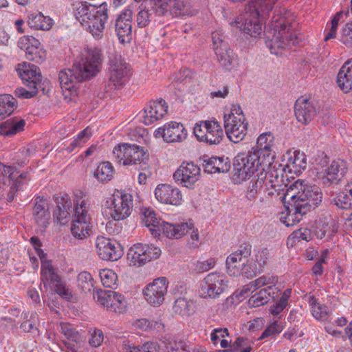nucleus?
Returning a JSON list of instances; mask_svg holds the SVG:
<instances>
[{
	"instance_id": "4d7b16f0",
	"label": "nucleus",
	"mask_w": 352,
	"mask_h": 352,
	"mask_svg": "<svg viewBox=\"0 0 352 352\" xmlns=\"http://www.w3.org/2000/svg\"><path fill=\"white\" fill-rule=\"evenodd\" d=\"M194 79L193 73L188 68L181 69L175 77V82L182 83L186 87L192 86Z\"/></svg>"
},
{
	"instance_id": "052dcab7",
	"label": "nucleus",
	"mask_w": 352,
	"mask_h": 352,
	"mask_svg": "<svg viewBox=\"0 0 352 352\" xmlns=\"http://www.w3.org/2000/svg\"><path fill=\"white\" fill-rule=\"evenodd\" d=\"M333 201L338 208L343 209L350 208L352 206L351 197L344 191L340 192Z\"/></svg>"
},
{
	"instance_id": "0e129e2a",
	"label": "nucleus",
	"mask_w": 352,
	"mask_h": 352,
	"mask_svg": "<svg viewBox=\"0 0 352 352\" xmlns=\"http://www.w3.org/2000/svg\"><path fill=\"white\" fill-rule=\"evenodd\" d=\"M144 250H145L144 254L146 256V262L159 258L162 252L160 248L153 245L144 244Z\"/></svg>"
},
{
	"instance_id": "f704fd0d",
	"label": "nucleus",
	"mask_w": 352,
	"mask_h": 352,
	"mask_svg": "<svg viewBox=\"0 0 352 352\" xmlns=\"http://www.w3.org/2000/svg\"><path fill=\"white\" fill-rule=\"evenodd\" d=\"M307 165V161L305 154L302 152L295 151L290 154L286 166L289 169V172H294L295 174H298L302 170H305Z\"/></svg>"
},
{
	"instance_id": "37998d69",
	"label": "nucleus",
	"mask_w": 352,
	"mask_h": 352,
	"mask_svg": "<svg viewBox=\"0 0 352 352\" xmlns=\"http://www.w3.org/2000/svg\"><path fill=\"white\" fill-rule=\"evenodd\" d=\"M173 311L182 316H188L195 311L194 302L184 298H179L175 302Z\"/></svg>"
},
{
	"instance_id": "c03bdc74",
	"label": "nucleus",
	"mask_w": 352,
	"mask_h": 352,
	"mask_svg": "<svg viewBox=\"0 0 352 352\" xmlns=\"http://www.w3.org/2000/svg\"><path fill=\"white\" fill-rule=\"evenodd\" d=\"M140 10L137 14L136 21L140 28H144L147 26L149 23L154 19V16L157 15L155 11L153 10V4H151V9L139 8ZM157 16H159L157 14Z\"/></svg>"
},
{
	"instance_id": "9d476101",
	"label": "nucleus",
	"mask_w": 352,
	"mask_h": 352,
	"mask_svg": "<svg viewBox=\"0 0 352 352\" xmlns=\"http://www.w3.org/2000/svg\"><path fill=\"white\" fill-rule=\"evenodd\" d=\"M113 155L117 162L123 166L140 164L148 157V153L142 147L128 143L116 146Z\"/></svg>"
},
{
	"instance_id": "412c9836",
	"label": "nucleus",
	"mask_w": 352,
	"mask_h": 352,
	"mask_svg": "<svg viewBox=\"0 0 352 352\" xmlns=\"http://www.w3.org/2000/svg\"><path fill=\"white\" fill-rule=\"evenodd\" d=\"M155 198L164 204L179 206L182 203V194L181 190L169 184H159L155 190Z\"/></svg>"
},
{
	"instance_id": "3c124183",
	"label": "nucleus",
	"mask_w": 352,
	"mask_h": 352,
	"mask_svg": "<svg viewBox=\"0 0 352 352\" xmlns=\"http://www.w3.org/2000/svg\"><path fill=\"white\" fill-rule=\"evenodd\" d=\"M173 11L176 14L182 16H193L197 13V10L192 8L190 3L181 0H177L174 2Z\"/></svg>"
},
{
	"instance_id": "a18cd8bd",
	"label": "nucleus",
	"mask_w": 352,
	"mask_h": 352,
	"mask_svg": "<svg viewBox=\"0 0 352 352\" xmlns=\"http://www.w3.org/2000/svg\"><path fill=\"white\" fill-rule=\"evenodd\" d=\"M264 175L260 172L257 175V179L255 181H252L249 185L246 192V197L248 199L252 200L256 197V195L261 190L263 187H265Z\"/></svg>"
},
{
	"instance_id": "864d4df0",
	"label": "nucleus",
	"mask_w": 352,
	"mask_h": 352,
	"mask_svg": "<svg viewBox=\"0 0 352 352\" xmlns=\"http://www.w3.org/2000/svg\"><path fill=\"white\" fill-rule=\"evenodd\" d=\"M160 345L157 342H147L142 346H131L130 344H124L125 352H158Z\"/></svg>"
},
{
	"instance_id": "cd10ccee",
	"label": "nucleus",
	"mask_w": 352,
	"mask_h": 352,
	"mask_svg": "<svg viewBox=\"0 0 352 352\" xmlns=\"http://www.w3.org/2000/svg\"><path fill=\"white\" fill-rule=\"evenodd\" d=\"M346 171L345 163L342 160L332 161L324 170L322 177L323 184L326 185L337 184L343 177Z\"/></svg>"
},
{
	"instance_id": "c85d7f7f",
	"label": "nucleus",
	"mask_w": 352,
	"mask_h": 352,
	"mask_svg": "<svg viewBox=\"0 0 352 352\" xmlns=\"http://www.w3.org/2000/svg\"><path fill=\"white\" fill-rule=\"evenodd\" d=\"M257 148H252L258 153V155L265 161L273 160L274 157L272 153L274 147V136L271 132H265L261 134L257 138Z\"/></svg>"
},
{
	"instance_id": "2f4dec72",
	"label": "nucleus",
	"mask_w": 352,
	"mask_h": 352,
	"mask_svg": "<svg viewBox=\"0 0 352 352\" xmlns=\"http://www.w3.org/2000/svg\"><path fill=\"white\" fill-rule=\"evenodd\" d=\"M337 83L344 93H348L352 89V59L346 61L340 69Z\"/></svg>"
},
{
	"instance_id": "aec40b11",
	"label": "nucleus",
	"mask_w": 352,
	"mask_h": 352,
	"mask_svg": "<svg viewBox=\"0 0 352 352\" xmlns=\"http://www.w3.org/2000/svg\"><path fill=\"white\" fill-rule=\"evenodd\" d=\"M154 135L156 138L162 137L167 142H182L187 137V131L182 124L176 122L166 123L163 127L157 129Z\"/></svg>"
},
{
	"instance_id": "7ed1b4c3",
	"label": "nucleus",
	"mask_w": 352,
	"mask_h": 352,
	"mask_svg": "<svg viewBox=\"0 0 352 352\" xmlns=\"http://www.w3.org/2000/svg\"><path fill=\"white\" fill-rule=\"evenodd\" d=\"M294 16L285 8H275L272 17V38L267 43L271 53L278 54L276 49H286L298 43V36L294 31Z\"/></svg>"
},
{
	"instance_id": "e2e57ef3",
	"label": "nucleus",
	"mask_w": 352,
	"mask_h": 352,
	"mask_svg": "<svg viewBox=\"0 0 352 352\" xmlns=\"http://www.w3.org/2000/svg\"><path fill=\"white\" fill-rule=\"evenodd\" d=\"M89 333L91 338L89 340V344L94 347L100 346L103 342L104 336L103 333L100 329H90Z\"/></svg>"
},
{
	"instance_id": "393cba45",
	"label": "nucleus",
	"mask_w": 352,
	"mask_h": 352,
	"mask_svg": "<svg viewBox=\"0 0 352 352\" xmlns=\"http://www.w3.org/2000/svg\"><path fill=\"white\" fill-rule=\"evenodd\" d=\"M132 14V10L130 8H127L119 15L116 21V32L119 40L122 43L125 42L126 40H130L131 38Z\"/></svg>"
},
{
	"instance_id": "49530a36",
	"label": "nucleus",
	"mask_w": 352,
	"mask_h": 352,
	"mask_svg": "<svg viewBox=\"0 0 352 352\" xmlns=\"http://www.w3.org/2000/svg\"><path fill=\"white\" fill-rule=\"evenodd\" d=\"M95 8L96 6H94L78 3L76 7L74 12L76 20L83 25L85 23H87V19H89V17H92V10Z\"/></svg>"
},
{
	"instance_id": "9b49d317",
	"label": "nucleus",
	"mask_w": 352,
	"mask_h": 352,
	"mask_svg": "<svg viewBox=\"0 0 352 352\" xmlns=\"http://www.w3.org/2000/svg\"><path fill=\"white\" fill-rule=\"evenodd\" d=\"M228 288V280L223 274L211 272L202 280L199 295L204 299H217Z\"/></svg>"
},
{
	"instance_id": "7c9ffc66",
	"label": "nucleus",
	"mask_w": 352,
	"mask_h": 352,
	"mask_svg": "<svg viewBox=\"0 0 352 352\" xmlns=\"http://www.w3.org/2000/svg\"><path fill=\"white\" fill-rule=\"evenodd\" d=\"M107 5L102 3L99 6L98 12L89 26V32L97 39L102 37L105 24L108 19Z\"/></svg>"
},
{
	"instance_id": "680f3d73",
	"label": "nucleus",
	"mask_w": 352,
	"mask_h": 352,
	"mask_svg": "<svg viewBox=\"0 0 352 352\" xmlns=\"http://www.w3.org/2000/svg\"><path fill=\"white\" fill-rule=\"evenodd\" d=\"M283 329V326L281 324V323L276 320L265 329L258 340H261L270 336L278 334L282 331Z\"/></svg>"
},
{
	"instance_id": "58836bf2",
	"label": "nucleus",
	"mask_w": 352,
	"mask_h": 352,
	"mask_svg": "<svg viewBox=\"0 0 352 352\" xmlns=\"http://www.w3.org/2000/svg\"><path fill=\"white\" fill-rule=\"evenodd\" d=\"M114 168L109 162H100L94 172V175L100 182H108L112 179Z\"/></svg>"
},
{
	"instance_id": "603ef678",
	"label": "nucleus",
	"mask_w": 352,
	"mask_h": 352,
	"mask_svg": "<svg viewBox=\"0 0 352 352\" xmlns=\"http://www.w3.org/2000/svg\"><path fill=\"white\" fill-rule=\"evenodd\" d=\"M41 261V276L43 278H49L50 274L56 270L51 264L50 261L46 259V254L40 248L35 250Z\"/></svg>"
},
{
	"instance_id": "5fc2aeb1",
	"label": "nucleus",
	"mask_w": 352,
	"mask_h": 352,
	"mask_svg": "<svg viewBox=\"0 0 352 352\" xmlns=\"http://www.w3.org/2000/svg\"><path fill=\"white\" fill-rule=\"evenodd\" d=\"M272 257V252L267 248L262 249L258 252L255 255V261L256 265L259 270H262L265 266L267 265Z\"/></svg>"
},
{
	"instance_id": "ea45409f",
	"label": "nucleus",
	"mask_w": 352,
	"mask_h": 352,
	"mask_svg": "<svg viewBox=\"0 0 352 352\" xmlns=\"http://www.w3.org/2000/svg\"><path fill=\"white\" fill-rule=\"evenodd\" d=\"M49 278H42V281L45 286L47 284L52 285L55 291L58 294L65 298H68L70 296L69 289L65 287L61 281L60 276L58 274L57 270L53 272L52 274H50Z\"/></svg>"
},
{
	"instance_id": "338daca9",
	"label": "nucleus",
	"mask_w": 352,
	"mask_h": 352,
	"mask_svg": "<svg viewBox=\"0 0 352 352\" xmlns=\"http://www.w3.org/2000/svg\"><path fill=\"white\" fill-rule=\"evenodd\" d=\"M340 41L345 45H352V23H346L342 28Z\"/></svg>"
},
{
	"instance_id": "2eb2a0df",
	"label": "nucleus",
	"mask_w": 352,
	"mask_h": 352,
	"mask_svg": "<svg viewBox=\"0 0 352 352\" xmlns=\"http://www.w3.org/2000/svg\"><path fill=\"white\" fill-rule=\"evenodd\" d=\"M201 176L200 168L193 162H182L173 174L176 183L188 188H193Z\"/></svg>"
},
{
	"instance_id": "13d9d810",
	"label": "nucleus",
	"mask_w": 352,
	"mask_h": 352,
	"mask_svg": "<svg viewBox=\"0 0 352 352\" xmlns=\"http://www.w3.org/2000/svg\"><path fill=\"white\" fill-rule=\"evenodd\" d=\"M62 333L65 337L73 342L78 344L82 338L78 331L69 324H61Z\"/></svg>"
},
{
	"instance_id": "5701e85b",
	"label": "nucleus",
	"mask_w": 352,
	"mask_h": 352,
	"mask_svg": "<svg viewBox=\"0 0 352 352\" xmlns=\"http://www.w3.org/2000/svg\"><path fill=\"white\" fill-rule=\"evenodd\" d=\"M294 112L298 121L307 124L316 116L318 109L312 100L300 97L296 101Z\"/></svg>"
},
{
	"instance_id": "a878e982",
	"label": "nucleus",
	"mask_w": 352,
	"mask_h": 352,
	"mask_svg": "<svg viewBox=\"0 0 352 352\" xmlns=\"http://www.w3.org/2000/svg\"><path fill=\"white\" fill-rule=\"evenodd\" d=\"M250 249L240 250L228 256L226 267L228 273L232 276L241 274L243 266L249 262Z\"/></svg>"
},
{
	"instance_id": "ddd939ff",
	"label": "nucleus",
	"mask_w": 352,
	"mask_h": 352,
	"mask_svg": "<svg viewBox=\"0 0 352 352\" xmlns=\"http://www.w3.org/2000/svg\"><path fill=\"white\" fill-rule=\"evenodd\" d=\"M194 134L199 142L210 145L219 144L223 138V131L220 124L215 120H205L197 123Z\"/></svg>"
},
{
	"instance_id": "c9c22d12",
	"label": "nucleus",
	"mask_w": 352,
	"mask_h": 352,
	"mask_svg": "<svg viewBox=\"0 0 352 352\" xmlns=\"http://www.w3.org/2000/svg\"><path fill=\"white\" fill-rule=\"evenodd\" d=\"M25 121L23 119L12 118L0 124V133L4 136L14 135L24 129Z\"/></svg>"
},
{
	"instance_id": "4c0bfd02",
	"label": "nucleus",
	"mask_w": 352,
	"mask_h": 352,
	"mask_svg": "<svg viewBox=\"0 0 352 352\" xmlns=\"http://www.w3.org/2000/svg\"><path fill=\"white\" fill-rule=\"evenodd\" d=\"M144 244L137 243L133 245L127 253V258L131 265H142L146 263L144 254Z\"/></svg>"
},
{
	"instance_id": "6e6552de",
	"label": "nucleus",
	"mask_w": 352,
	"mask_h": 352,
	"mask_svg": "<svg viewBox=\"0 0 352 352\" xmlns=\"http://www.w3.org/2000/svg\"><path fill=\"white\" fill-rule=\"evenodd\" d=\"M102 54L98 47L87 48L80 60L74 64L80 79L89 80L96 76L101 70Z\"/></svg>"
},
{
	"instance_id": "4468645a",
	"label": "nucleus",
	"mask_w": 352,
	"mask_h": 352,
	"mask_svg": "<svg viewBox=\"0 0 352 352\" xmlns=\"http://www.w3.org/2000/svg\"><path fill=\"white\" fill-rule=\"evenodd\" d=\"M168 284L166 277L154 279L143 289V295L146 301L155 307L162 305L168 292Z\"/></svg>"
},
{
	"instance_id": "4be33fe9",
	"label": "nucleus",
	"mask_w": 352,
	"mask_h": 352,
	"mask_svg": "<svg viewBox=\"0 0 352 352\" xmlns=\"http://www.w3.org/2000/svg\"><path fill=\"white\" fill-rule=\"evenodd\" d=\"M98 301L108 311L122 314L126 308L125 298L113 291H103L98 296Z\"/></svg>"
},
{
	"instance_id": "f3484780",
	"label": "nucleus",
	"mask_w": 352,
	"mask_h": 352,
	"mask_svg": "<svg viewBox=\"0 0 352 352\" xmlns=\"http://www.w3.org/2000/svg\"><path fill=\"white\" fill-rule=\"evenodd\" d=\"M58 80L66 100H71L73 97L78 95L79 83L84 80L80 79V74H77L74 67L62 70L58 74Z\"/></svg>"
},
{
	"instance_id": "f03ea898",
	"label": "nucleus",
	"mask_w": 352,
	"mask_h": 352,
	"mask_svg": "<svg viewBox=\"0 0 352 352\" xmlns=\"http://www.w3.org/2000/svg\"><path fill=\"white\" fill-rule=\"evenodd\" d=\"M75 206L67 194H60L56 197L57 208L54 215L58 221L64 224L67 222L70 214L73 212L71 232L74 237L84 239L90 235L91 232V217L89 214V207L85 199H82L83 192L78 191L75 195Z\"/></svg>"
},
{
	"instance_id": "0eeeda50",
	"label": "nucleus",
	"mask_w": 352,
	"mask_h": 352,
	"mask_svg": "<svg viewBox=\"0 0 352 352\" xmlns=\"http://www.w3.org/2000/svg\"><path fill=\"white\" fill-rule=\"evenodd\" d=\"M265 158L262 159L255 150L239 153L234 160L233 179L236 183H241L249 179L259 168L265 170Z\"/></svg>"
},
{
	"instance_id": "de8ad7c7",
	"label": "nucleus",
	"mask_w": 352,
	"mask_h": 352,
	"mask_svg": "<svg viewBox=\"0 0 352 352\" xmlns=\"http://www.w3.org/2000/svg\"><path fill=\"white\" fill-rule=\"evenodd\" d=\"M78 287L85 294L94 290V281L91 275L87 272H80L77 278Z\"/></svg>"
},
{
	"instance_id": "b1692460",
	"label": "nucleus",
	"mask_w": 352,
	"mask_h": 352,
	"mask_svg": "<svg viewBox=\"0 0 352 352\" xmlns=\"http://www.w3.org/2000/svg\"><path fill=\"white\" fill-rule=\"evenodd\" d=\"M35 223L38 230L43 232L49 224L50 213L48 211V204L45 199L37 197L34 199V206L32 211Z\"/></svg>"
},
{
	"instance_id": "f8f14e48",
	"label": "nucleus",
	"mask_w": 352,
	"mask_h": 352,
	"mask_svg": "<svg viewBox=\"0 0 352 352\" xmlns=\"http://www.w3.org/2000/svg\"><path fill=\"white\" fill-rule=\"evenodd\" d=\"M240 107L232 109L228 115L224 116V128L229 140L234 143L243 140L247 132L248 122Z\"/></svg>"
},
{
	"instance_id": "09e8293b",
	"label": "nucleus",
	"mask_w": 352,
	"mask_h": 352,
	"mask_svg": "<svg viewBox=\"0 0 352 352\" xmlns=\"http://www.w3.org/2000/svg\"><path fill=\"white\" fill-rule=\"evenodd\" d=\"M101 283L104 287L116 289L118 285V275L110 269H103L99 273Z\"/></svg>"
},
{
	"instance_id": "774afa93",
	"label": "nucleus",
	"mask_w": 352,
	"mask_h": 352,
	"mask_svg": "<svg viewBox=\"0 0 352 352\" xmlns=\"http://www.w3.org/2000/svg\"><path fill=\"white\" fill-rule=\"evenodd\" d=\"M241 274H243L248 278L256 276L257 273L260 272L256 264L255 263H253L252 262L250 263H248V262L243 266Z\"/></svg>"
},
{
	"instance_id": "20e7f679",
	"label": "nucleus",
	"mask_w": 352,
	"mask_h": 352,
	"mask_svg": "<svg viewBox=\"0 0 352 352\" xmlns=\"http://www.w3.org/2000/svg\"><path fill=\"white\" fill-rule=\"evenodd\" d=\"M278 0H250L245 6V13L235 21L237 28L252 37H257L262 32L260 17L265 19Z\"/></svg>"
},
{
	"instance_id": "72a5a7b5",
	"label": "nucleus",
	"mask_w": 352,
	"mask_h": 352,
	"mask_svg": "<svg viewBox=\"0 0 352 352\" xmlns=\"http://www.w3.org/2000/svg\"><path fill=\"white\" fill-rule=\"evenodd\" d=\"M215 53L219 63L225 69L231 70L234 67L236 56L228 45L217 48Z\"/></svg>"
},
{
	"instance_id": "79ce46f5",
	"label": "nucleus",
	"mask_w": 352,
	"mask_h": 352,
	"mask_svg": "<svg viewBox=\"0 0 352 352\" xmlns=\"http://www.w3.org/2000/svg\"><path fill=\"white\" fill-rule=\"evenodd\" d=\"M15 98L10 94L0 95V120L10 115L16 107Z\"/></svg>"
},
{
	"instance_id": "a211bd4d",
	"label": "nucleus",
	"mask_w": 352,
	"mask_h": 352,
	"mask_svg": "<svg viewBox=\"0 0 352 352\" xmlns=\"http://www.w3.org/2000/svg\"><path fill=\"white\" fill-rule=\"evenodd\" d=\"M96 248L99 257L104 261H117L122 255L120 243L102 236L96 238Z\"/></svg>"
},
{
	"instance_id": "c756f323",
	"label": "nucleus",
	"mask_w": 352,
	"mask_h": 352,
	"mask_svg": "<svg viewBox=\"0 0 352 352\" xmlns=\"http://www.w3.org/2000/svg\"><path fill=\"white\" fill-rule=\"evenodd\" d=\"M280 289L276 285L263 287L256 292L248 300V304L253 307H258L267 304L270 298L274 299L278 296Z\"/></svg>"
},
{
	"instance_id": "bb28decb",
	"label": "nucleus",
	"mask_w": 352,
	"mask_h": 352,
	"mask_svg": "<svg viewBox=\"0 0 352 352\" xmlns=\"http://www.w3.org/2000/svg\"><path fill=\"white\" fill-rule=\"evenodd\" d=\"M168 106L163 100L150 101L144 110V123L151 124L162 118L167 113Z\"/></svg>"
},
{
	"instance_id": "bf43d9fd",
	"label": "nucleus",
	"mask_w": 352,
	"mask_h": 352,
	"mask_svg": "<svg viewBox=\"0 0 352 352\" xmlns=\"http://www.w3.org/2000/svg\"><path fill=\"white\" fill-rule=\"evenodd\" d=\"M30 317L29 320L24 321L21 324V328L25 332H32L33 330H37L36 324L38 322V317L35 312L25 314V318Z\"/></svg>"
},
{
	"instance_id": "8fccbe9b",
	"label": "nucleus",
	"mask_w": 352,
	"mask_h": 352,
	"mask_svg": "<svg viewBox=\"0 0 352 352\" xmlns=\"http://www.w3.org/2000/svg\"><path fill=\"white\" fill-rule=\"evenodd\" d=\"M277 281L278 280L276 276L264 275L250 283L248 286L250 289H253V292L257 289H263L262 287H267L271 285H276Z\"/></svg>"
},
{
	"instance_id": "1a4fd4ad",
	"label": "nucleus",
	"mask_w": 352,
	"mask_h": 352,
	"mask_svg": "<svg viewBox=\"0 0 352 352\" xmlns=\"http://www.w3.org/2000/svg\"><path fill=\"white\" fill-rule=\"evenodd\" d=\"M131 66L120 55L110 57L108 87L109 90L120 89L125 86L131 76Z\"/></svg>"
},
{
	"instance_id": "6e6d98bb",
	"label": "nucleus",
	"mask_w": 352,
	"mask_h": 352,
	"mask_svg": "<svg viewBox=\"0 0 352 352\" xmlns=\"http://www.w3.org/2000/svg\"><path fill=\"white\" fill-rule=\"evenodd\" d=\"M134 325L144 331H147L148 329H153L156 331H160L163 329V324L159 321L155 320H149L146 318H142L137 320Z\"/></svg>"
},
{
	"instance_id": "69168bd1",
	"label": "nucleus",
	"mask_w": 352,
	"mask_h": 352,
	"mask_svg": "<svg viewBox=\"0 0 352 352\" xmlns=\"http://www.w3.org/2000/svg\"><path fill=\"white\" fill-rule=\"evenodd\" d=\"M252 344L253 342H250L245 338H238L232 345V349L234 351H237L240 348L244 347L241 352H250L252 349Z\"/></svg>"
},
{
	"instance_id": "a19ab883",
	"label": "nucleus",
	"mask_w": 352,
	"mask_h": 352,
	"mask_svg": "<svg viewBox=\"0 0 352 352\" xmlns=\"http://www.w3.org/2000/svg\"><path fill=\"white\" fill-rule=\"evenodd\" d=\"M28 23L30 28L36 30H49L52 26V20L42 14H30Z\"/></svg>"
},
{
	"instance_id": "39448f33",
	"label": "nucleus",
	"mask_w": 352,
	"mask_h": 352,
	"mask_svg": "<svg viewBox=\"0 0 352 352\" xmlns=\"http://www.w3.org/2000/svg\"><path fill=\"white\" fill-rule=\"evenodd\" d=\"M140 214L142 224L149 228V231L154 236L163 232L168 238L179 239L193 228L191 221L176 225L162 221L156 217L154 210L150 208L142 209Z\"/></svg>"
},
{
	"instance_id": "423d86ee",
	"label": "nucleus",
	"mask_w": 352,
	"mask_h": 352,
	"mask_svg": "<svg viewBox=\"0 0 352 352\" xmlns=\"http://www.w3.org/2000/svg\"><path fill=\"white\" fill-rule=\"evenodd\" d=\"M16 70L23 83L30 89L28 91L23 87L16 89L14 94L16 97L31 98L35 96L39 91H41L43 94H45L48 82H42L40 71L36 65L23 63L19 64Z\"/></svg>"
},
{
	"instance_id": "e433bc0d",
	"label": "nucleus",
	"mask_w": 352,
	"mask_h": 352,
	"mask_svg": "<svg viewBox=\"0 0 352 352\" xmlns=\"http://www.w3.org/2000/svg\"><path fill=\"white\" fill-rule=\"evenodd\" d=\"M307 300L311 307L313 316L318 320H327L329 313L328 307L320 304L318 300L310 294L307 296Z\"/></svg>"
},
{
	"instance_id": "473e14b6",
	"label": "nucleus",
	"mask_w": 352,
	"mask_h": 352,
	"mask_svg": "<svg viewBox=\"0 0 352 352\" xmlns=\"http://www.w3.org/2000/svg\"><path fill=\"white\" fill-rule=\"evenodd\" d=\"M204 171L208 173H227L230 168V164L228 159L215 157L204 160Z\"/></svg>"
},
{
	"instance_id": "6ab92c4d",
	"label": "nucleus",
	"mask_w": 352,
	"mask_h": 352,
	"mask_svg": "<svg viewBox=\"0 0 352 352\" xmlns=\"http://www.w3.org/2000/svg\"><path fill=\"white\" fill-rule=\"evenodd\" d=\"M19 47L25 52L28 60L36 63H43L46 58V52L41 47L38 39L32 36H23L18 41Z\"/></svg>"
},
{
	"instance_id": "f257e3e1",
	"label": "nucleus",
	"mask_w": 352,
	"mask_h": 352,
	"mask_svg": "<svg viewBox=\"0 0 352 352\" xmlns=\"http://www.w3.org/2000/svg\"><path fill=\"white\" fill-rule=\"evenodd\" d=\"M265 170L261 171L264 175L265 188L270 195H274V190L278 194L285 188L287 192L283 200L289 198L292 203L289 206H285L286 214L281 213L280 221L287 226H292L298 223L303 215L313 208L317 207L322 201V192L317 186H311L302 179H297L290 183L285 175V168L273 160H267L263 166Z\"/></svg>"
},
{
	"instance_id": "dca6fc26",
	"label": "nucleus",
	"mask_w": 352,
	"mask_h": 352,
	"mask_svg": "<svg viewBox=\"0 0 352 352\" xmlns=\"http://www.w3.org/2000/svg\"><path fill=\"white\" fill-rule=\"evenodd\" d=\"M131 208L132 196L130 194L113 195L111 206L105 210V214L116 221H120L129 216Z\"/></svg>"
}]
</instances>
